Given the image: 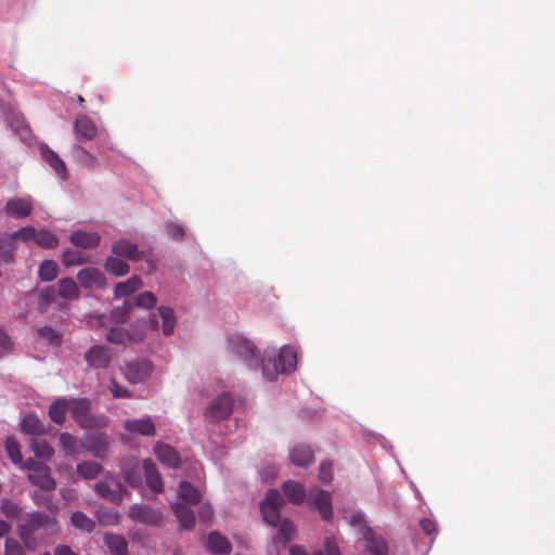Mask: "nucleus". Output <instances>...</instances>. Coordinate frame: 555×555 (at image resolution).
<instances>
[{
    "label": "nucleus",
    "mask_w": 555,
    "mask_h": 555,
    "mask_svg": "<svg viewBox=\"0 0 555 555\" xmlns=\"http://www.w3.org/2000/svg\"><path fill=\"white\" fill-rule=\"evenodd\" d=\"M129 311H130V306L125 304L124 306L114 308L111 311V318L116 323H124L129 315Z\"/></svg>",
    "instance_id": "55"
},
{
    "label": "nucleus",
    "mask_w": 555,
    "mask_h": 555,
    "mask_svg": "<svg viewBox=\"0 0 555 555\" xmlns=\"http://www.w3.org/2000/svg\"><path fill=\"white\" fill-rule=\"evenodd\" d=\"M54 555H77L68 545L60 544L54 550Z\"/></svg>",
    "instance_id": "64"
},
{
    "label": "nucleus",
    "mask_w": 555,
    "mask_h": 555,
    "mask_svg": "<svg viewBox=\"0 0 555 555\" xmlns=\"http://www.w3.org/2000/svg\"><path fill=\"white\" fill-rule=\"evenodd\" d=\"M37 336L53 346H59L62 341V335L51 326L38 327Z\"/></svg>",
    "instance_id": "44"
},
{
    "label": "nucleus",
    "mask_w": 555,
    "mask_h": 555,
    "mask_svg": "<svg viewBox=\"0 0 555 555\" xmlns=\"http://www.w3.org/2000/svg\"><path fill=\"white\" fill-rule=\"evenodd\" d=\"M85 360L92 369H106L112 360L111 349L105 346H93L85 353Z\"/></svg>",
    "instance_id": "13"
},
{
    "label": "nucleus",
    "mask_w": 555,
    "mask_h": 555,
    "mask_svg": "<svg viewBox=\"0 0 555 555\" xmlns=\"http://www.w3.org/2000/svg\"><path fill=\"white\" fill-rule=\"evenodd\" d=\"M126 431L142 436H155L156 428L153 420L149 416L140 420H126L124 422Z\"/></svg>",
    "instance_id": "18"
},
{
    "label": "nucleus",
    "mask_w": 555,
    "mask_h": 555,
    "mask_svg": "<svg viewBox=\"0 0 555 555\" xmlns=\"http://www.w3.org/2000/svg\"><path fill=\"white\" fill-rule=\"evenodd\" d=\"M99 520L104 525H114L118 521V513L114 509L108 512H99Z\"/></svg>",
    "instance_id": "60"
},
{
    "label": "nucleus",
    "mask_w": 555,
    "mask_h": 555,
    "mask_svg": "<svg viewBox=\"0 0 555 555\" xmlns=\"http://www.w3.org/2000/svg\"><path fill=\"white\" fill-rule=\"evenodd\" d=\"M307 503L309 508L318 511L324 520L332 518L333 507L330 492L312 487L308 491Z\"/></svg>",
    "instance_id": "7"
},
{
    "label": "nucleus",
    "mask_w": 555,
    "mask_h": 555,
    "mask_svg": "<svg viewBox=\"0 0 555 555\" xmlns=\"http://www.w3.org/2000/svg\"><path fill=\"white\" fill-rule=\"evenodd\" d=\"M31 499L36 505L44 507L51 514L59 513V505L54 502L52 495L42 491H34L31 493Z\"/></svg>",
    "instance_id": "39"
},
{
    "label": "nucleus",
    "mask_w": 555,
    "mask_h": 555,
    "mask_svg": "<svg viewBox=\"0 0 555 555\" xmlns=\"http://www.w3.org/2000/svg\"><path fill=\"white\" fill-rule=\"evenodd\" d=\"M40 306H49L54 302L56 293L53 287H46L40 292Z\"/></svg>",
    "instance_id": "59"
},
{
    "label": "nucleus",
    "mask_w": 555,
    "mask_h": 555,
    "mask_svg": "<svg viewBox=\"0 0 555 555\" xmlns=\"http://www.w3.org/2000/svg\"><path fill=\"white\" fill-rule=\"evenodd\" d=\"M124 477L131 487H137L140 485L141 472L137 462L133 467L124 469Z\"/></svg>",
    "instance_id": "51"
},
{
    "label": "nucleus",
    "mask_w": 555,
    "mask_h": 555,
    "mask_svg": "<svg viewBox=\"0 0 555 555\" xmlns=\"http://www.w3.org/2000/svg\"><path fill=\"white\" fill-rule=\"evenodd\" d=\"M28 481L42 491H52L56 488V482L51 476V472L48 465L38 467L37 469H34L33 473H29Z\"/></svg>",
    "instance_id": "14"
},
{
    "label": "nucleus",
    "mask_w": 555,
    "mask_h": 555,
    "mask_svg": "<svg viewBox=\"0 0 555 555\" xmlns=\"http://www.w3.org/2000/svg\"><path fill=\"white\" fill-rule=\"evenodd\" d=\"M363 539L366 542V550L371 555H388V546L385 539L380 535H376L372 528L364 527Z\"/></svg>",
    "instance_id": "20"
},
{
    "label": "nucleus",
    "mask_w": 555,
    "mask_h": 555,
    "mask_svg": "<svg viewBox=\"0 0 555 555\" xmlns=\"http://www.w3.org/2000/svg\"><path fill=\"white\" fill-rule=\"evenodd\" d=\"M297 364V354L292 347L284 346L282 347L278 359L273 362L274 371L269 372L268 364L264 361H261V367L263 376L272 380L280 373H286L293 371Z\"/></svg>",
    "instance_id": "5"
},
{
    "label": "nucleus",
    "mask_w": 555,
    "mask_h": 555,
    "mask_svg": "<svg viewBox=\"0 0 555 555\" xmlns=\"http://www.w3.org/2000/svg\"><path fill=\"white\" fill-rule=\"evenodd\" d=\"M154 453L157 460L168 467L178 468L181 464L179 453L167 443L157 442L154 446Z\"/></svg>",
    "instance_id": "17"
},
{
    "label": "nucleus",
    "mask_w": 555,
    "mask_h": 555,
    "mask_svg": "<svg viewBox=\"0 0 555 555\" xmlns=\"http://www.w3.org/2000/svg\"><path fill=\"white\" fill-rule=\"evenodd\" d=\"M59 274V266L54 260H44L39 266L38 276L42 282H51Z\"/></svg>",
    "instance_id": "42"
},
{
    "label": "nucleus",
    "mask_w": 555,
    "mask_h": 555,
    "mask_svg": "<svg viewBox=\"0 0 555 555\" xmlns=\"http://www.w3.org/2000/svg\"><path fill=\"white\" fill-rule=\"evenodd\" d=\"M74 129L79 138L92 140L98 133L96 126L86 115H78L74 122Z\"/></svg>",
    "instance_id": "23"
},
{
    "label": "nucleus",
    "mask_w": 555,
    "mask_h": 555,
    "mask_svg": "<svg viewBox=\"0 0 555 555\" xmlns=\"http://www.w3.org/2000/svg\"><path fill=\"white\" fill-rule=\"evenodd\" d=\"M60 446L69 454L77 452V440L68 433H62L59 437Z\"/></svg>",
    "instance_id": "49"
},
{
    "label": "nucleus",
    "mask_w": 555,
    "mask_h": 555,
    "mask_svg": "<svg viewBox=\"0 0 555 555\" xmlns=\"http://www.w3.org/2000/svg\"><path fill=\"white\" fill-rule=\"evenodd\" d=\"M143 470L147 487L155 493L164 491L162 477L157 470L155 463L151 459L143 461Z\"/></svg>",
    "instance_id": "21"
},
{
    "label": "nucleus",
    "mask_w": 555,
    "mask_h": 555,
    "mask_svg": "<svg viewBox=\"0 0 555 555\" xmlns=\"http://www.w3.org/2000/svg\"><path fill=\"white\" fill-rule=\"evenodd\" d=\"M153 365L149 360H135L125 366V377L131 384L144 382L151 375Z\"/></svg>",
    "instance_id": "10"
},
{
    "label": "nucleus",
    "mask_w": 555,
    "mask_h": 555,
    "mask_svg": "<svg viewBox=\"0 0 555 555\" xmlns=\"http://www.w3.org/2000/svg\"><path fill=\"white\" fill-rule=\"evenodd\" d=\"M291 460L296 466H308L313 461V452L308 446H297L291 451Z\"/></svg>",
    "instance_id": "31"
},
{
    "label": "nucleus",
    "mask_w": 555,
    "mask_h": 555,
    "mask_svg": "<svg viewBox=\"0 0 555 555\" xmlns=\"http://www.w3.org/2000/svg\"><path fill=\"white\" fill-rule=\"evenodd\" d=\"M234 406V399L230 393H222L214 399L205 412V417L210 422H219L228 418Z\"/></svg>",
    "instance_id": "8"
},
{
    "label": "nucleus",
    "mask_w": 555,
    "mask_h": 555,
    "mask_svg": "<svg viewBox=\"0 0 555 555\" xmlns=\"http://www.w3.org/2000/svg\"><path fill=\"white\" fill-rule=\"evenodd\" d=\"M70 243L75 246L91 249L100 244L101 236L98 232L74 231L69 236Z\"/></svg>",
    "instance_id": "22"
},
{
    "label": "nucleus",
    "mask_w": 555,
    "mask_h": 555,
    "mask_svg": "<svg viewBox=\"0 0 555 555\" xmlns=\"http://www.w3.org/2000/svg\"><path fill=\"white\" fill-rule=\"evenodd\" d=\"M231 352L241 359L248 367L256 369L261 363L259 350L256 346L241 335H231L228 338Z\"/></svg>",
    "instance_id": "2"
},
{
    "label": "nucleus",
    "mask_w": 555,
    "mask_h": 555,
    "mask_svg": "<svg viewBox=\"0 0 555 555\" xmlns=\"http://www.w3.org/2000/svg\"><path fill=\"white\" fill-rule=\"evenodd\" d=\"M157 302L155 295L151 292H143L135 298V305L140 308L151 309L154 308Z\"/></svg>",
    "instance_id": "50"
},
{
    "label": "nucleus",
    "mask_w": 555,
    "mask_h": 555,
    "mask_svg": "<svg viewBox=\"0 0 555 555\" xmlns=\"http://www.w3.org/2000/svg\"><path fill=\"white\" fill-rule=\"evenodd\" d=\"M109 390L115 398H130L131 397L130 391L126 387L119 385L115 379L111 380Z\"/></svg>",
    "instance_id": "58"
},
{
    "label": "nucleus",
    "mask_w": 555,
    "mask_h": 555,
    "mask_svg": "<svg viewBox=\"0 0 555 555\" xmlns=\"http://www.w3.org/2000/svg\"><path fill=\"white\" fill-rule=\"evenodd\" d=\"M87 258L78 250L66 248L62 254V262L65 267H74L87 262Z\"/></svg>",
    "instance_id": "43"
},
{
    "label": "nucleus",
    "mask_w": 555,
    "mask_h": 555,
    "mask_svg": "<svg viewBox=\"0 0 555 555\" xmlns=\"http://www.w3.org/2000/svg\"><path fill=\"white\" fill-rule=\"evenodd\" d=\"M77 280L85 289H103L106 287V278L104 273L95 267L80 269L77 273Z\"/></svg>",
    "instance_id": "9"
},
{
    "label": "nucleus",
    "mask_w": 555,
    "mask_h": 555,
    "mask_svg": "<svg viewBox=\"0 0 555 555\" xmlns=\"http://www.w3.org/2000/svg\"><path fill=\"white\" fill-rule=\"evenodd\" d=\"M94 491L99 496L112 504L120 505L124 501L126 489L118 476L108 474L94 485Z\"/></svg>",
    "instance_id": "4"
},
{
    "label": "nucleus",
    "mask_w": 555,
    "mask_h": 555,
    "mask_svg": "<svg viewBox=\"0 0 555 555\" xmlns=\"http://www.w3.org/2000/svg\"><path fill=\"white\" fill-rule=\"evenodd\" d=\"M158 313L163 321V333L165 336H169L173 333L175 325H176V319L173 310L166 306H160L158 308Z\"/></svg>",
    "instance_id": "41"
},
{
    "label": "nucleus",
    "mask_w": 555,
    "mask_h": 555,
    "mask_svg": "<svg viewBox=\"0 0 555 555\" xmlns=\"http://www.w3.org/2000/svg\"><path fill=\"white\" fill-rule=\"evenodd\" d=\"M2 514L10 519H16L21 517L22 508L18 504L8 500L2 499L0 505Z\"/></svg>",
    "instance_id": "48"
},
{
    "label": "nucleus",
    "mask_w": 555,
    "mask_h": 555,
    "mask_svg": "<svg viewBox=\"0 0 555 555\" xmlns=\"http://www.w3.org/2000/svg\"><path fill=\"white\" fill-rule=\"evenodd\" d=\"M323 555H341L338 545L332 538H326L324 541Z\"/></svg>",
    "instance_id": "61"
},
{
    "label": "nucleus",
    "mask_w": 555,
    "mask_h": 555,
    "mask_svg": "<svg viewBox=\"0 0 555 555\" xmlns=\"http://www.w3.org/2000/svg\"><path fill=\"white\" fill-rule=\"evenodd\" d=\"M112 251L114 255L128 260H140L143 258V253L138 249V245L126 238L113 243Z\"/></svg>",
    "instance_id": "19"
},
{
    "label": "nucleus",
    "mask_w": 555,
    "mask_h": 555,
    "mask_svg": "<svg viewBox=\"0 0 555 555\" xmlns=\"http://www.w3.org/2000/svg\"><path fill=\"white\" fill-rule=\"evenodd\" d=\"M282 489L293 504L299 505L307 499L308 492L306 493L305 487L297 481L287 480L283 483Z\"/></svg>",
    "instance_id": "24"
},
{
    "label": "nucleus",
    "mask_w": 555,
    "mask_h": 555,
    "mask_svg": "<svg viewBox=\"0 0 555 555\" xmlns=\"http://www.w3.org/2000/svg\"><path fill=\"white\" fill-rule=\"evenodd\" d=\"M102 469V465L95 461H83L77 465V473L83 479L95 478Z\"/></svg>",
    "instance_id": "37"
},
{
    "label": "nucleus",
    "mask_w": 555,
    "mask_h": 555,
    "mask_svg": "<svg viewBox=\"0 0 555 555\" xmlns=\"http://www.w3.org/2000/svg\"><path fill=\"white\" fill-rule=\"evenodd\" d=\"M68 410V401L64 398H60L51 403L49 408V416L52 422H54L57 425H62L65 422Z\"/></svg>",
    "instance_id": "28"
},
{
    "label": "nucleus",
    "mask_w": 555,
    "mask_h": 555,
    "mask_svg": "<svg viewBox=\"0 0 555 555\" xmlns=\"http://www.w3.org/2000/svg\"><path fill=\"white\" fill-rule=\"evenodd\" d=\"M4 211L14 219L26 218L33 211V204L25 197L11 198L5 203Z\"/></svg>",
    "instance_id": "15"
},
{
    "label": "nucleus",
    "mask_w": 555,
    "mask_h": 555,
    "mask_svg": "<svg viewBox=\"0 0 555 555\" xmlns=\"http://www.w3.org/2000/svg\"><path fill=\"white\" fill-rule=\"evenodd\" d=\"M74 153L77 160L88 168H94L98 164L96 158L89 151L80 145L74 146Z\"/></svg>",
    "instance_id": "45"
},
{
    "label": "nucleus",
    "mask_w": 555,
    "mask_h": 555,
    "mask_svg": "<svg viewBox=\"0 0 555 555\" xmlns=\"http://www.w3.org/2000/svg\"><path fill=\"white\" fill-rule=\"evenodd\" d=\"M14 240L20 238L24 242H29L35 240L37 236V231L34 227L27 225L18 229L17 231L10 234Z\"/></svg>",
    "instance_id": "52"
},
{
    "label": "nucleus",
    "mask_w": 555,
    "mask_h": 555,
    "mask_svg": "<svg viewBox=\"0 0 555 555\" xmlns=\"http://www.w3.org/2000/svg\"><path fill=\"white\" fill-rule=\"evenodd\" d=\"M30 449L35 453V455L41 460H50L53 454V448L46 441L38 438H33L30 440Z\"/></svg>",
    "instance_id": "38"
},
{
    "label": "nucleus",
    "mask_w": 555,
    "mask_h": 555,
    "mask_svg": "<svg viewBox=\"0 0 555 555\" xmlns=\"http://www.w3.org/2000/svg\"><path fill=\"white\" fill-rule=\"evenodd\" d=\"M35 241L38 244V246L42 248H52L57 246L59 244L57 237L48 230H40L39 232H37Z\"/></svg>",
    "instance_id": "46"
},
{
    "label": "nucleus",
    "mask_w": 555,
    "mask_h": 555,
    "mask_svg": "<svg viewBox=\"0 0 555 555\" xmlns=\"http://www.w3.org/2000/svg\"><path fill=\"white\" fill-rule=\"evenodd\" d=\"M111 438L104 433H90L83 438V448L96 457H103L106 449L111 446Z\"/></svg>",
    "instance_id": "12"
},
{
    "label": "nucleus",
    "mask_w": 555,
    "mask_h": 555,
    "mask_svg": "<svg viewBox=\"0 0 555 555\" xmlns=\"http://www.w3.org/2000/svg\"><path fill=\"white\" fill-rule=\"evenodd\" d=\"M70 524L79 530L86 531L88 533L92 532L95 529V521L88 517L82 512H75L70 517Z\"/></svg>",
    "instance_id": "40"
},
{
    "label": "nucleus",
    "mask_w": 555,
    "mask_h": 555,
    "mask_svg": "<svg viewBox=\"0 0 555 555\" xmlns=\"http://www.w3.org/2000/svg\"><path fill=\"white\" fill-rule=\"evenodd\" d=\"M173 513L183 529H192L195 525L194 513L186 506L180 503L172 504Z\"/></svg>",
    "instance_id": "34"
},
{
    "label": "nucleus",
    "mask_w": 555,
    "mask_h": 555,
    "mask_svg": "<svg viewBox=\"0 0 555 555\" xmlns=\"http://www.w3.org/2000/svg\"><path fill=\"white\" fill-rule=\"evenodd\" d=\"M42 527H46L52 534L60 531L59 521L54 517L40 512L27 513L23 516L21 522L17 524L16 530L26 547L33 548L35 546L33 534Z\"/></svg>",
    "instance_id": "1"
},
{
    "label": "nucleus",
    "mask_w": 555,
    "mask_h": 555,
    "mask_svg": "<svg viewBox=\"0 0 555 555\" xmlns=\"http://www.w3.org/2000/svg\"><path fill=\"white\" fill-rule=\"evenodd\" d=\"M104 269L115 276H124L129 272L130 267L126 261L119 259L118 256H109L104 262Z\"/></svg>",
    "instance_id": "35"
},
{
    "label": "nucleus",
    "mask_w": 555,
    "mask_h": 555,
    "mask_svg": "<svg viewBox=\"0 0 555 555\" xmlns=\"http://www.w3.org/2000/svg\"><path fill=\"white\" fill-rule=\"evenodd\" d=\"M166 232L171 238L176 241H181L184 236V229L182 225L173 222L166 224Z\"/></svg>",
    "instance_id": "57"
},
{
    "label": "nucleus",
    "mask_w": 555,
    "mask_h": 555,
    "mask_svg": "<svg viewBox=\"0 0 555 555\" xmlns=\"http://www.w3.org/2000/svg\"><path fill=\"white\" fill-rule=\"evenodd\" d=\"M70 414L81 428H101L108 425L105 416H96L90 412V402L87 399H75L70 405Z\"/></svg>",
    "instance_id": "3"
},
{
    "label": "nucleus",
    "mask_w": 555,
    "mask_h": 555,
    "mask_svg": "<svg viewBox=\"0 0 555 555\" xmlns=\"http://www.w3.org/2000/svg\"><path fill=\"white\" fill-rule=\"evenodd\" d=\"M295 526L292 520L283 519L280 525L279 534L283 538V543H287L294 537Z\"/></svg>",
    "instance_id": "53"
},
{
    "label": "nucleus",
    "mask_w": 555,
    "mask_h": 555,
    "mask_svg": "<svg viewBox=\"0 0 555 555\" xmlns=\"http://www.w3.org/2000/svg\"><path fill=\"white\" fill-rule=\"evenodd\" d=\"M349 524L352 527H359L362 534H363L364 527H369L365 524L364 515L362 513H360V512L354 513V514L351 515Z\"/></svg>",
    "instance_id": "62"
},
{
    "label": "nucleus",
    "mask_w": 555,
    "mask_h": 555,
    "mask_svg": "<svg viewBox=\"0 0 555 555\" xmlns=\"http://www.w3.org/2000/svg\"><path fill=\"white\" fill-rule=\"evenodd\" d=\"M207 543L210 552L215 554L225 555L229 554L232 548L228 539L217 531H212L208 534Z\"/></svg>",
    "instance_id": "27"
},
{
    "label": "nucleus",
    "mask_w": 555,
    "mask_h": 555,
    "mask_svg": "<svg viewBox=\"0 0 555 555\" xmlns=\"http://www.w3.org/2000/svg\"><path fill=\"white\" fill-rule=\"evenodd\" d=\"M319 479L327 483L333 479V465L330 461H324L320 465Z\"/></svg>",
    "instance_id": "56"
},
{
    "label": "nucleus",
    "mask_w": 555,
    "mask_h": 555,
    "mask_svg": "<svg viewBox=\"0 0 555 555\" xmlns=\"http://www.w3.org/2000/svg\"><path fill=\"white\" fill-rule=\"evenodd\" d=\"M21 430L27 435L42 436L47 433V427L36 414L30 413L22 420Z\"/></svg>",
    "instance_id": "25"
},
{
    "label": "nucleus",
    "mask_w": 555,
    "mask_h": 555,
    "mask_svg": "<svg viewBox=\"0 0 555 555\" xmlns=\"http://www.w3.org/2000/svg\"><path fill=\"white\" fill-rule=\"evenodd\" d=\"M15 250V240L11 235L0 237V263H13Z\"/></svg>",
    "instance_id": "32"
},
{
    "label": "nucleus",
    "mask_w": 555,
    "mask_h": 555,
    "mask_svg": "<svg viewBox=\"0 0 555 555\" xmlns=\"http://www.w3.org/2000/svg\"><path fill=\"white\" fill-rule=\"evenodd\" d=\"M40 155L42 159L55 171V173L65 180L67 178V168L64 160L51 150L47 144H40Z\"/></svg>",
    "instance_id": "16"
},
{
    "label": "nucleus",
    "mask_w": 555,
    "mask_h": 555,
    "mask_svg": "<svg viewBox=\"0 0 555 555\" xmlns=\"http://www.w3.org/2000/svg\"><path fill=\"white\" fill-rule=\"evenodd\" d=\"M5 450H7L8 456L14 464H20L22 462L23 456L21 453L20 443L17 442V440L15 438L9 437L5 440Z\"/></svg>",
    "instance_id": "47"
},
{
    "label": "nucleus",
    "mask_w": 555,
    "mask_h": 555,
    "mask_svg": "<svg viewBox=\"0 0 555 555\" xmlns=\"http://www.w3.org/2000/svg\"><path fill=\"white\" fill-rule=\"evenodd\" d=\"M283 503L282 494L271 489L267 492L266 498L260 504V511L264 521L271 526H278L281 519L280 508Z\"/></svg>",
    "instance_id": "6"
},
{
    "label": "nucleus",
    "mask_w": 555,
    "mask_h": 555,
    "mask_svg": "<svg viewBox=\"0 0 555 555\" xmlns=\"http://www.w3.org/2000/svg\"><path fill=\"white\" fill-rule=\"evenodd\" d=\"M144 338L143 334L130 335L128 332L119 327H112L106 333V340L116 345H126L128 343H139Z\"/></svg>",
    "instance_id": "26"
},
{
    "label": "nucleus",
    "mask_w": 555,
    "mask_h": 555,
    "mask_svg": "<svg viewBox=\"0 0 555 555\" xmlns=\"http://www.w3.org/2000/svg\"><path fill=\"white\" fill-rule=\"evenodd\" d=\"M104 544L115 555H127L128 543L122 535L107 533L104 535Z\"/></svg>",
    "instance_id": "33"
},
{
    "label": "nucleus",
    "mask_w": 555,
    "mask_h": 555,
    "mask_svg": "<svg viewBox=\"0 0 555 555\" xmlns=\"http://www.w3.org/2000/svg\"><path fill=\"white\" fill-rule=\"evenodd\" d=\"M142 286L141 278L138 275H132L125 282H119L115 285L114 295L116 298L126 297L135 291H138Z\"/></svg>",
    "instance_id": "29"
},
{
    "label": "nucleus",
    "mask_w": 555,
    "mask_h": 555,
    "mask_svg": "<svg viewBox=\"0 0 555 555\" xmlns=\"http://www.w3.org/2000/svg\"><path fill=\"white\" fill-rule=\"evenodd\" d=\"M420 527L426 534H431L436 532V524L428 518H423L420 520Z\"/></svg>",
    "instance_id": "63"
},
{
    "label": "nucleus",
    "mask_w": 555,
    "mask_h": 555,
    "mask_svg": "<svg viewBox=\"0 0 555 555\" xmlns=\"http://www.w3.org/2000/svg\"><path fill=\"white\" fill-rule=\"evenodd\" d=\"M129 517L138 522L155 526L162 520V513L143 504H134L129 508Z\"/></svg>",
    "instance_id": "11"
},
{
    "label": "nucleus",
    "mask_w": 555,
    "mask_h": 555,
    "mask_svg": "<svg viewBox=\"0 0 555 555\" xmlns=\"http://www.w3.org/2000/svg\"><path fill=\"white\" fill-rule=\"evenodd\" d=\"M179 498L188 504L194 505L201 501L199 492L188 481H182L178 490Z\"/></svg>",
    "instance_id": "36"
},
{
    "label": "nucleus",
    "mask_w": 555,
    "mask_h": 555,
    "mask_svg": "<svg viewBox=\"0 0 555 555\" xmlns=\"http://www.w3.org/2000/svg\"><path fill=\"white\" fill-rule=\"evenodd\" d=\"M4 555H25V553L17 540L8 538L4 542Z\"/></svg>",
    "instance_id": "54"
},
{
    "label": "nucleus",
    "mask_w": 555,
    "mask_h": 555,
    "mask_svg": "<svg viewBox=\"0 0 555 555\" xmlns=\"http://www.w3.org/2000/svg\"><path fill=\"white\" fill-rule=\"evenodd\" d=\"M57 294L68 300L78 299L80 296L79 287L73 278H63L59 281Z\"/></svg>",
    "instance_id": "30"
}]
</instances>
